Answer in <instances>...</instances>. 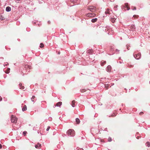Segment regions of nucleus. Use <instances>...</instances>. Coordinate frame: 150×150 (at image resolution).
I'll return each instance as SVG.
<instances>
[{"mask_svg": "<svg viewBox=\"0 0 150 150\" xmlns=\"http://www.w3.org/2000/svg\"><path fill=\"white\" fill-rule=\"evenodd\" d=\"M67 134L71 136H74L75 135V132L73 129H69L67 132Z\"/></svg>", "mask_w": 150, "mask_h": 150, "instance_id": "obj_1", "label": "nucleus"}, {"mask_svg": "<svg viewBox=\"0 0 150 150\" xmlns=\"http://www.w3.org/2000/svg\"><path fill=\"white\" fill-rule=\"evenodd\" d=\"M11 117V122L13 123H16L17 120V119L16 117L12 115Z\"/></svg>", "mask_w": 150, "mask_h": 150, "instance_id": "obj_2", "label": "nucleus"}, {"mask_svg": "<svg viewBox=\"0 0 150 150\" xmlns=\"http://www.w3.org/2000/svg\"><path fill=\"white\" fill-rule=\"evenodd\" d=\"M95 15V14L94 13H87L86 16L88 17H93Z\"/></svg>", "mask_w": 150, "mask_h": 150, "instance_id": "obj_3", "label": "nucleus"}, {"mask_svg": "<svg viewBox=\"0 0 150 150\" xmlns=\"http://www.w3.org/2000/svg\"><path fill=\"white\" fill-rule=\"evenodd\" d=\"M134 57L137 59H139L141 57V54L139 53L135 54L134 55Z\"/></svg>", "mask_w": 150, "mask_h": 150, "instance_id": "obj_4", "label": "nucleus"}, {"mask_svg": "<svg viewBox=\"0 0 150 150\" xmlns=\"http://www.w3.org/2000/svg\"><path fill=\"white\" fill-rule=\"evenodd\" d=\"M88 9L90 10L91 11H93L96 9V8L94 6H90L88 8Z\"/></svg>", "mask_w": 150, "mask_h": 150, "instance_id": "obj_5", "label": "nucleus"}, {"mask_svg": "<svg viewBox=\"0 0 150 150\" xmlns=\"http://www.w3.org/2000/svg\"><path fill=\"white\" fill-rule=\"evenodd\" d=\"M62 103L61 102H59L57 103L55 105V107H60L62 105Z\"/></svg>", "mask_w": 150, "mask_h": 150, "instance_id": "obj_6", "label": "nucleus"}, {"mask_svg": "<svg viewBox=\"0 0 150 150\" xmlns=\"http://www.w3.org/2000/svg\"><path fill=\"white\" fill-rule=\"evenodd\" d=\"M111 11H110L109 8H107L105 11V14H111L110 13Z\"/></svg>", "mask_w": 150, "mask_h": 150, "instance_id": "obj_7", "label": "nucleus"}, {"mask_svg": "<svg viewBox=\"0 0 150 150\" xmlns=\"http://www.w3.org/2000/svg\"><path fill=\"white\" fill-rule=\"evenodd\" d=\"M35 146L37 149H40L41 148V145L39 143H38L37 144L35 145Z\"/></svg>", "mask_w": 150, "mask_h": 150, "instance_id": "obj_8", "label": "nucleus"}, {"mask_svg": "<svg viewBox=\"0 0 150 150\" xmlns=\"http://www.w3.org/2000/svg\"><path fill=\"white\" fill-rule=\"evenodd\" d=\"M111 67L110 65H108L107 67V71H110L111 70Z\"/></svg>", "mask_w": 150, "mask_h": 150, "instance_id": "obj_9", "label": "nucleus"}, {"mask_svg": "<svg viewBox=\"0 0 150 150\" xmlns=\"http://www.w3.org/2000/svg\"><path fill=\"white\" fill-rule=\"evenodd\" d=\"M130 28L132 30H134L135 29V27L134 25H131Z\"/></svg>", "mask_w": 150, "mask_h": 150, "instance_id": "obj_10", "label": "nucleus"}, {"mask_svg": "<svg viewBox=\"0 0 150 150\" xmlns=\"http://www.w3.org/2000/svg\"><path fill=\"white\" fill-rule=\"evenodd\" d=\"M125 6H125V8H127V10H129L130 8L128 7V4L127 3H125Z\"/></svg>", "mask_w": 150, "mask_h": 150, "instance_id": "obj_11", "label": "nucleus"}, {"mask_svg": "<svg viewBox=\"0 0 150 150\" xmlns=\"http://www.w3.org/2000/svg\"><path fill=\"white\" fill-rule=\"evenodd\" d=\"M111 21L112 23H114L116 20L115 18L113 17H111Z\"/></svg>", "mask_w": 150, "mask_h": 150, "instance_id": "obj_12", "label": "nucleus"}, {"mask_svg": "<svg viewBox=\"0 0 150 150\" xmlns=\"http://www.w3.org/2000/svg\"><path fill=\"white\" fill-rule=\"evenodd\" d=\"M76 122L77 124H79L80 122L79 119L78 118H76Z\"/></svg>", "mask_w": 150, "mask_h": 150, "instance_id": "obj_13", "label": "nucleus"}, {"mask_svg": "<svg viewBox=\"0 0 150 150\" xmlns=\"http://www.w3.org/2000/svg\"><path fill=\"white\" fill-rule=\"evenodd\" d=\"M76 103V101L74 100H73L71 103V105L73 107L75 106V104Z\"/></svg>", "mask_w": 150, "mask_h": 150, "instance_id": "obj_14", "label": "nucleus"}, {"mask_svg": "<svg viewBox=\"0 0 150 150\" xmlns=\"http://www.w3.org/2000/svg\"><path fill=\"white\" fill-rule=\"evenodd\" d=\"M11 8L10 7L8 6V7H6V11H11Z\"/></svg>", "mask_w": 150, "mask_h": 150, "instance_id": "obj_15", "label": "nucleus"}, {"mask_svg": "<svg viewBox=\"0 0 150 150\" xmlns=\"http://www.w3.org/2000/svg\"><path fill=\"white\" fill-rule=\"evenodd\" d=\"M19 86L20 87V88L21 89H23L24 88V86H22V84L21 83H20L19 84Z\"/></svg>", "mask_w": 150, "mask_h": 150, "instance_id": "obj_16", "label": "nucleus"}, {"mask_svg": "<svg viewBox=\"0 0 150 150\" xmlns=\"http://www.w3.org/2000/svg\"><path fill=\"white\" fill-rule=\"evenodd\" d=\"M93 52V50L92 49H89L87 51V53L89 54H91Z\"/></svg>", "mask_w": 150, "mask_h": 150, "instance_id": "obj_17", "label": "nucleus"}, {"mask_svg": "<svg viewBox=\"0 0 150 150\" xmlns=\"http://www.w3.org/2000/svg\"><path fill=\"white\" fill-rule=\"evenodd\" d=\"M27 108L26 106L25 105L24 107L22 108V111H25L26 110H27Z\"/></svg>", "mask_w": 150, "mask_h": 150, "instance_id": "obj_18", "label": "nucleus"}, {"mask_svg": "<svg viewBox=\"0 0 150 150\" xmlns=\"http://www.w3.org/2000/svg\"><path fill=\"white\" fill-rule=\"evenodd\" d=\"M97 21V18H95L94 19H93L91 20V21L92 23H95Z\"/></svg>", "mask_w": 150, "mask_h": 150, "instance_id": "obj_19", "label": "nucleus"}, {"mask_svg": "<svg viewBox=\"0 0 150 150\" xmlns=\"http://www.w3.org/2000/svg\"><path fill=\"white\" fill-rule=\"evenodd\" d=\"M10 71V69L9 68H8L5 71V72L6 74H8Z\"/></svg>", "mask_w": 150, "mask_h": 150, "instance_id": "obj_20", "label": "nucleus"}, {"mask_svg": "<svg viewBox=\"0 0 150 150\" xmlns=\"http://www.w3.org/2000/svg\"><path fill=\"white\" fill-rule=\"evenodd\" d=\"M146 145L147 146L149 147L150 146V143L149 142H147L146 143Z\"/></svg>", "mask_w": 150, "mask_h": 150, "instance_id": "obj_21", "label": "nucleus"}, {"mask_svg": "<svg viewBox=\"0 0 150 150\" xmlns=\"http://www.w3.org/2000/svg\"><path fill=\"white\" fill-rule=\"evenodd\" d=\"M30 67L29 66L26 65L25 66V68L26 69L29 68L30 69Z\"/></svg>", "mask_w": 150, "mask_h": 150, "instance_id": "obj_22", "label": "nucleus"}, {"mask_svg": "<svg viewBox=\"0 0 150 150\" xmlns=\"http://www.w3.org/2000/svg\"><path fill=\"white\" fill-rule=\"evenodd\" d=\"M35 98V96H32V98H31V99L32 101L33 102L34 101V99Z\"/></svg>", "mask_w": 150, "mask_h": 150, "instance_id": "obj_23", "label": "nucleus"}, {"mask_svg": "<svg viewBox=\"0 0 150 150\" xmlns=\"http://www.w3.org/2000/svg\"><path fill=\"white\" fill-rule=\"evenodd\" d=\"M116 115V114L115 113H113L111 117H114Z\"/></svg>", "mask_w": 150, "mask_h": 150, "instance_id": "obj_24", "label": "nucleus"}, {"mask_svg": "<svg viewBox=\"0 0 150 150\" xmlns=\"http://www.w3.org/2000/svg\"><path fill=\"white\" fill-rule=\"evenodd\" d=\"M133 17L134 18H138L139 16L137 15H134L133 16Z\"/></svg>", "mask_w": 150, "mask_h": 150, "instance_id": "obj_25", "label": "nucleus"}, {"mask_svg": "<svg viewBox=\"0 0 150 150\" xmlns=\"http://www.w3.org/2000/svg\"><path fill=\"white\" fill-rule=\"evenodd\" d=\"M109 85L108 84H106L105 86V88L106 90L108 89V88Z\"/></svg>", "mask_w": 150, "mask_h": 150, "instance_id": "obj_26", "label": "nucleus"}, {"mask_svg": "<svg viewBox=\"0 0 150 150\" xmlns=\"http://www.w3.org/2000/svg\"><path fill=\"white\" fill-rule=\"evenodd\" d=\"M44 46L43 44L42 43H41L40 44V47L41 48L43 47Z\"/></svg>", "mask_w": 150, "mask_h": 150, "instance_id": "obj_27", "label": "nucleus"}, {"mask_svg": "<svg viewBox=\"0 0 150 150\" xmlns=\"http://www.w3.org/2000/svg\"><path fill=\"white\" fill-rule=\"evenodd\" d=\"M77 1V0H71V2L73 3H76Z\"/></svg>", "mask_w": 150, "mask_h": 150, "instance_id": "obj_28", "label": "nucleus"}, {"mask_svg": "<svg viewBox=\"0 0 150 150\" xmlns=\"http://www.w3.org/2000/svg\"><path fill=\"white\" fill-rule=\"evenodd\" d=\"M106 63V62L105 61L104 62H102L101 63V66H104V64H105Z\"/></svg>", "mask_w": 150, "mask_h": 150, "instance_id": "obj_29", "label": "nucleus"}, {"mask_svg": "<svg viewBox=\"0 0 150 150\" xmlns=\"http://www.w3.org/2000/svg\"><path fill=\"white\" fill-rule=\"evenodd\" d=\"M112 138L110 137H109L108 138V141L109 142H110L112 141Z\"/></svg>", "mask_w": 150, "mask_h": 150, "instance_id": "obj_30", "label": "nucleus"}, {"mask_svg": "<svg viewBox=\"0 0 150 150\" xmlns=\"http://www.w3.org/2000/svg\"><path fill=\"white\" fill-rule=\"evenodd\" d=\"M27 132L26 131H24L23 132V134L24 136H25Z\"/></svg>", "mask_w": 150, "mask_h": 150, "instance_id": "obj_31", "label": "nucleus"}, {"mask_svg": "<svg viewBox=\"0 0 150 150\" xmlns=\"http://www.w3.org/2000/svg\"><path fill=\"white\" fill-rule=\"evenodd\" d=\"M50 127H49V126L48 127H47V129H46V130H47V131H49V129H50Z\"/></svg>", "mask_w": 150, "mask_h": 150, "instance_id": "obj_32", "label": "nucleus"}, {"mask_svg": "<svg viewBox=\"0 0 150 150\" xmlns=\"http://www.w3.org/2000/svg\"><path fill=\"white\" fill-rule=\"evenodd\" d=\"M144 114L143 112H140L139 114L140 115H142V114Z\"/></svg>", "mask_w": 150, "mask_h": 150, "instance_id": "obj_33", "label": "nucleus"}, {"mask_svg": "<svg viewBox=\"0 0 150 150\" xmlns=\"http://www.w3.org/2000/svg\"><path fill=\"white\" fill-rule=\"evenodd\" d=\"M2 100V98L0 96V101Z\"/></svg>", "mask_w": 150, "mask_h": 150, "instance_id": "obj_34", "label": "nucleus"}, {"mask_svg": "<svg viewBox=\"0 0 150 150\" xmlns=\"http://www.w3.org/2000/svg\"><path fill=\"white\" fill-rule=\"evenodd\" d=\"M1 148H2V145L1 144H0V149Z\"/></svg>", "mask_w": 150, "mask_h": 150, "instance_id": "obj_35", "label": "nucleus"}, {"mask_svg": "<svg viewBox=\"0 0 150 150\" xmlns=\"http://www.w3.org/2000/svg\"><path fill=\"white\" fill-rule=\"evenodd\" d=\"M78 150H83L82 149H78Z\"/></svg>", "mask_w": 150, "mask_h": 150, "instance_id": "obj_36", "label": "nucleus"}, {"mask_svg": "<svg viewBox=\"0 0 150 150\" xmlns=\"http://www.w3.org/2000/svg\"><path fill=\"white\" fill-rule=\"evenodd\" d=\"M136 8L135 7H134V8L133 9V10H136Z\"/></svg>", "mask_w": 150, "mask_h": 150, "instance_id": "obj_37", "label": "nucleus"}, {"mask_svg": "<svg viewBox=\"0 0 150 150\" xmlns=\"http://www.w3.org/2000/svg\"><path fill=\"white\" fill-rule=\"evenodd\" d=\"M84 91H81V92H84Z\"/></svg>", "mask_w": 150, "mask_h": 150, "instance_id": "obj_38", "label": "nucleus"}, {"mask_svg": "<svg viewBox=\"0 0 150 150\" xmlns=\"http://www.w3.org/2000/svg\"><path fill=\"white\" fill-rule=\"evenodd\" d=\"M132 65H130V67H132Z\"/></svg>", "mask_w": 150, "mask_h": 150, "instance_id": "obj_39", "label": "nucleus"}]
</instances>
